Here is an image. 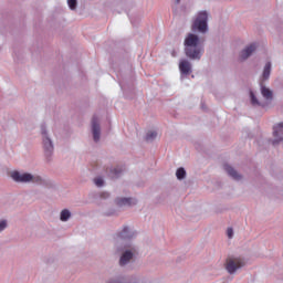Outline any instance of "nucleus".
Instances as JSON below:
<instances>
[{
	"mask_svg": "<svg viewBox=\"0 0 283 283\" xmlns=\"http://www.w3.org/2000/svg\"><path fill=\"white\" fill-rule=\"evenodd\" d=\"M179 71L181 74L188 76V74H191V63L187 60H181L179 62Z\"/></svg>",
	"mask_w": 283,
	"mask_h": 283,
	"instance_id": "6e6552de",
	"label": "nucleus"
},
{
	"mask_svg": "<svg viewBox=\"0 0 283 283\" xmlns=\"http://www.w3.org/2000/svg\"><path fill=\"white\" fill-rule=\"evenodd\" d=\"M42 136H43V145L45 151L52 153L54 149V146L52 145V140L48 138V133L42 128Z\"/></svg>",
	"mask_w": 283,
	"mask_h": 283,
	"instance_id": "1a4fd4ad",
	"label": "nucleus"
},
{
	"mask_svg": "<svg viewBox=\"0 0 283 283\" xmlns=\"http://www.w3.org/2000/svg\"><path fill=\"white\" fill-rule=\"evenodd\" d=\"M94 182H95L96 187H103L105 181H103V178L98 177V178L94 179Z\"/></svg>",
	"mask_w": 283,
	"mask_h": 283,
	"instance_id": "412c9836",
	"label": "nucleus"
},
{
	"mask_svg": "<svg viewBox=\"0 0 283 283\" xmlns=\"http://www.w3.org/2000/svg\"><path fill=\"white\" fill-rule=\"evenodd\" d=\"M185 52L188 59L200 61L205 49L200 46V38L198 35L189 33L185 39Z\"/></svg>",
	"mask_w": 283,
	"mask_h": 283,
	"instance_id": "f257e3e1",
	"label": "nucleus"
},
{
	"mask_svg": "<svg viewBox=\"0 0 283 283\" xmlns=\"http://www.w3.org/2000/svg\"><path fill=\"white\" fill-rule=\"evenodd\" d=\"M251 96V103L252 105H260V102H258V98L255 97V95L253 94V92L250 93Z\"/></svg>",
	"mask_w": 283,
	"mask_h": 283,
	"instance_id": "aec40b11",
	"label": "nucleus"
},
{
	"mask_svg": "<svg viewBox=\"0 0 283 283\" xmlns=\"http://www.w3.org/2000/svg\"><path fill=\"white\" fill-rule=\"evenodd\" d=\"M227 235H228V238H233V228H228V230H227Z\"/></svg>",
	"mask_w": 283,
	"mask_h": 283,
	"instance_id": "5701e85b",
	"label": "nucleus"
},
{
	"mask_svg": "<svg viewBox=\"0 0 283 283\" xmlns=\"http://www.w3.org/2000/svg\"><path fill=\"white\" fill-rule=\"evenodd\" d=\"M255 50H258V45H255V43L250 44L249 46H247L243 51H241L240 53V59L241 61H247V59L255 52Z\"/></svg>",
	"mask_w": 283,
	"mask_h": 283,
	"instance_id": "0eeeda50",
	"label": "nucleus"
},
{
	"mask_svg": "<svg viewBox=\"0 0 283 283\" xmlns=\"http://www.w3.org/2000/svg\"><path fill=\"white\" fill-rule=\"evenodd\" d=\"M8 227V223L6 221H0V231H3Z\"/></svg>",
	"mask_w": 283,
	"mask_h": 283,
	"instance_id": "b1692460",
	"label": "nucleus"
},
{
	"mask_svg": "<svg viewBox=\"0 0 283 283\" xmlns=\"http://www.w3.org/2000/svg\"><path fill=\"white\" fill-rule=\"evenodd\" d=\"M244 266V260L241 258H228L226 263V269L228 273H235L237 269H242Z\"/></svg>",
	"mask_w": 283,
	"mask_h": 283,
	"instance_id": "20e7f679",
	"label": "nucleus"
},
{
	"mask_svg": "<svg viewBox=\"0 0 283 283\" xmlns=\"http://www.w3.org/2000/svg\"><path fill=\"white\" fill-rule=\"evenodd\" d=\"M261 93H262V96L266 98V101H271L273 98V92H271V90H269L265 86L261 87Z\"/></svg>",
	"mask_w": 283,
	"mask_h": 283,
	"instance_id": "ddd939ff",
	"label": "nucleus"
},
{
	"mask_svg": "<svg viewBox=\"0 0 283 283\" xmlns=\"http://www.w3.org/2000/svg\"><path fill=\"white\" fill-rule=\"evenodd\" d=\"M120 174H123V168H114L113 170H111L112 178H118Z\"/></svg>",
	"mask_w": 283,
	"mask_h": 283,
	"instance_id": "a211bd4d",
	"label": "nucleus"
},
{
	"mask_svg": "<svg viewBox=\"0 0 283 283\" xmlns=\"http://www.w3.org/2000/svg\"><path fill=\"white\" fill-rule=\"evenodd\" d=\"M223 167H224L227 174H229V176H231V178H233L234 180H240V175L238 174V171H235V169H233L229 165H224Z\"/></svg>",
	"mask_w": 283,
	"mask_h": 283,
	"instance_id": "f8f14e48",
	"label": "nucleus"
},
{
	"mask_svg": "<svg viewBox=\"0 0 283 283\" xmlns=\"http://www.w3.org/2000/svg\"><path fill=\"white\" fill-rule=\"evenodd\" d=\"M176 176H177L178 180H182L185 178V176H187V171H185V168H179L176 171Z\"/></svg>",
	"mask_w": 283,
	"mask_h": 283,
	"instance_id": "f3484780",
	"label": "nucleus"
},
{
	"mask_svg": "<svg viewBox=\"0 0 283 283\" xmlns=\"http://www.w3.org/2000/svg\"><path fill=\"white\" fill-rule=\"evenodd\" d=\"M271 76V62H268L263 70V81H268Z\"/></svg>",
	"mask_w": 283,
	"mask_h": 283,
	"instance_id": "4468645a",
	"label": "nucleus"
},
{
	"mask_svg": "<svg viewBox=\"0 0 283 283\" xmlns=\"http://www.w3.org/2000/svg\"><path fill=\"white\" fill-rule=\"evenodd\" d=\"M71 10H76V0H67Z\"/></svg>",
	"mask_w": 283,
	"mask_h": 283,
	"instance_id": "4be33fe9",
	"label": "nucleus"
},
{
	"mask_svg": "<svg viewBox=\"0 0 283 283\" xmlns=\"http://www.w3.org/2000/svg\"><path fill=\"white\" fill-rule=\"evenodd\" d=\"M117 207H132V205H136V200L132 198H120L116 199Z\"/></svg>",
	"mask_w": 283,
	"mask_h": 283,
	"instance_id": "9d476101",
	"label": "nucleus"
},
{
	"mask_svg": "<svg viewBox=\"0 0 283 283\" xmlns=\"http://www.w3.org/2000/svg\"><path fill=\"white\" fill-rule=\"evenodd\" d=\"M273 136L274 140L272 142V145H277V143H282L283 140V122L277 124L276 126L273 127Z\"/></svg>",
	"mask_w": 283,
	"mask_h": 283,
	"instance_id": "39448f33",
	"label": "nucleus"
},
{
	"mask_svg": "<svg viewBox=\"0 0 283 283\" xmlns=\"http://www.w3.org/2000/svg\"><path fill=\"white\" fill-rule=\"evenodd\" d=\"M119 238H123V239L132 238V235H129V228L125 227L123 231L119 233Z\"/></svg>",
	"mask_w": 283,
	"mask_h": 283,
	"instance_id": "6ab92c4d",
	"label": "nucleus"
},
{
	"mask_svg": "<svg viewBox=\"0 0 283 283\" xmlns=\"http://www.w3.org/2000/svg\"><path fill=\"white\" fill-rule=\"evenodd\" d=\"M70 210H62L60 220H62V222H67V220H70Z\"/></svg>",
	"mask_w": 283,
	"mask_h": 283,
	"instance_id": "2eb2a0df",
	"label": "nucleus"
},
{
	"mask_svg": "<svg viewBox=\"0 0 283 283\" xmlns=\"http://www.w3.org/2000/svg\"><path fill=\"white\" fill-rule=\"evenodd\" d=\"M92 132L95 143H98V140H101V125L98 124V118L96 116L92 118Z\"/></svg>",
	"mask_w": 283,
	"mask_h": 283,
	"instance_id": "423d86ee",
	"label": "nucleus"
},
{
	"mask_svg": "<svg viewBox=\"0 0 283 283\" xmlns=\"http://www.w3.org/2000/svg\"><path fill=\"white\" fill-rule=\"evenodd\" d=\"M208 19L209 14L207 11H200L192 23V30H198V32H207Z\"/></svg>",
	"mask_w": 283,
	"mask_h": 283,
	"instance_id": "7ed1b4c3",
	"label": "nucleus"
},
{
	"mask_svg": "<svg viewBox=\"0 0 283 283\" xmlns=\"http://www.w3.org/2000/svg\"><path fill=\"white\" fill-rule=\"evenodd\" d=\"M11 178L15 182H35L36 185H41L42 179L39 176H32V174H21L19 171L11 172Z\"/></svg>",
	"mask_w": 283,
	"mask_h": 283,
	"instance_id": "f03ea898",
	"label": "nucleus"
},
{
	"mask_svg": "<svg viewBox=\"0 0 283 283\" xmlns=\"http://www.w3.org/2000/svg\"><path fill=\"white\" fill-rule=\"evenodd\" d=\"M156 136H158V133L154 132V130H149L146 134V140L149 143L151 140H155Z\"/></svg>",
	"mask_w": 283,
	"mask_h": 283,
	"instance_id": "dca6fc26",
	"label": "nucleus"
},
{
	"mask_svg": "<svg viewBox=\"0 0 283 283\" xmlns=\"http://www.w3.org/2000/svg\"><path fill=\"white\" fill-rule=\"evenodd\" d=\"M134 258V254L130 251H126L119 260V264L120 266H125V264H127V262H129V260H132Z\"/></svg>",
	"mask_w": 283,
	"mask_h": 283,
	"instance_id": "9b49d317",
	"label": "nucleus"
},
{
	"mask_svg": "<svg viewBox=\"0 0 283 283\" xmlns=\"http://www.w3.org/2000/svg\"><path fill=\"white\" fill-rule=\"evenodd\" d=\"M176 3H180V0H176Z\"/></svg>",
	"mask_w": 283,
	"mask_h": 283,
	"instance_id": "393cba45",
	"label": "nucleus"
}]
</instances>
